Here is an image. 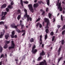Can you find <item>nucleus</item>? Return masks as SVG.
Instances as JSON below:
<instances>
[{"label": "nucleus", "instance_id": "e2e57ef3", "mask_svg": "<svg viewBox=\"0 0 65 65\" xmlns=\"http://www.w3.org/2000/svg\"><path fill=\"white\" fill-rule=\"evenodd\" d=\"M5 28H6V29H7L8 28V26H5Z\"/></svg>", "mask_w": 65, "mask_h": 65}, {"label": "nucleus", "instance_id": "4be33fe9", "mask_svg": "<svg viewBox=\"0 0 65 65\" xmlns=\"http://www.w3.org/2000/svg\"><path fill=\"white\" fill-rule=\"evenodd\" d=\"M21 17V15H19L17 17V19L18 20H19Z\"/></svg>", "mask_w": 65, "mask_h": 65}, {"label": "nucleus", "instance_id": "338daca9", "mask_svg": "<svg viewBox=\"0 0 65 65\" xmlns=\"http://www.w3.org/2000/svg\"><path fill=\"white\" fill-rule=\"evenodd\" d=\"M2 65V62L1 61L0 62V65Z\"/></svg>", "mask_w": 65, "mask_h": 65}, {"label": "nucleus", "instance_id": "9b49d317", "mask_svg": "<svg viewBox=\"0 0 65 65\" xmlns=\"http://www.w3.org/2000/svg\"><path fill=\"white\" fill-rule=\"evenodd\" d=\"M7 5L6 4H4L2 6L1 8L2 9L3 8H5L6 7Z\"/></svg>", "mask_w": 65, "mask_h": 65}, {"label": "nucleus", "instance_id": "f257e3e1", "mask_svg": "<svg viewBox=\"0 0 65 65\" xmlns=\"http://www.w3.org/2000/svg\"><path fill=\"white\" fill-rule=\"evenodd\" d=\"M24 11L25 13V14H24V18L26 19L27 18V20L28 22L29 20L30 21H32V18H30L29 16L27 15V10L25 9L24 10Z\"/></svg>", "mask_w": 65, "mask_h": 65}, {"label": "nucleus", "instance_id": "de8ad7c7", "mask_svg": "<svg viewBox=\"0 0 65 65\" xmlns=\"http://www.w3.org/2000/svg\"><path fill=\"white\" fill-rule=\"evenodd\" d=\"M18 12V13H20L21 12V10H17Z\"/></svg>", "mask_w": 65, "mask_h": 65}, {"label": "nucleus", "instance_id": "7ed1b4c3", "mask_svg": "<svg viewBox=\"0 0 65 65\" xmlns=\"http://www.w3.org/2000/svg\"><path fill=\"white\" fill-rule=\"evenodd\" d=\"M59 1H60V0H58V2H57V6H58V8H59L60 11H61L62 10V7H61V3L60 2V3H59Z\"/></svg>", "mask_w": 65, "mask_h": 65}, {"label": "nucleus", "instance_id": "412c9836", "mask_svg": "<svg viewBox=\"0 0 65 65\" xmlns=\"http://www.w3.org/2000/svg\"><path fill=\"white\" fill-rule=\"evenodd\" d=\"M46 2L47 5L48 6H49V5H50V1L49 0H46Z\"/></svg>", "mask_w": 65, "mask_h": 65}, {"label": "nucleus", "instance_id": "603ef678", "mask_svg": "<svg viewBox=\"0 0 65 65\" xmlns=\"http://www.w3.org/2000/svg\"><path fill=\"white\" fill-rule=\"evenodd\" d=\"M14 38H17V37H18L17 36V35H15L14 36Z\"/></svg>", "mask_w": 65, "mask_h": 65}, {"label": "nucleus", "instance_id": "c85d7f7f", "mask_svg": "<svg viewBox=\"0 0 65 65\" xmlns=\"http://www.w3.org/2000/svg\"><path fill=\"white\" fill-rule=\"evenodd\" d=\"M4 22L3 21H1L0 22V25L4 24Z\"/></svg>", "mask_w": 65, "mask_h": 65}, {"label": "nucleus", "instance_id": "4468645a", "mask_svg": "<svg viewBox=\"0 0 65 65\" xmlns=\"http://www.w3.org/2000/svg\"><path fill=\"white\" fill-rule=\"evenodd\" d=\"M38 6V4H35L33 5V7L35 8H37Z\"/></svg>", "mask_w": 65, "mask_h": 65}, {"label": "nucleus", "instance_id": "f3484780", "mask_svg": "<svg viewBox=\"0 0 65 65\" xmlns=\"http://www.w3.org/2000/svg\"><path fill=\"white\" fill-rule=\"evenodd\" d=\"M29 41L31 42H34V39L33 38H31L30 40Z\"/></svg>", "mask_w": 65, "mask_h": 65}, {"label": "nucleus", "instance_id": "72a5a7b5", "mask_svg": "<svg viewBox=\"0 0 65 65\" xmlns=\"http://www.w3.org/2000/svg\"><path fill=\"white\" fill-rule=\"evenodd\" d=\"M5 42H6V43H7V44H8V43H9L10 42L9 41H6Z\"/></svg>", "mask_w": 65, "mask_h": 65}, {"label": "nucleus", "instance_id": "4c0bfd02", "mask_svg": "<svg viewBox=\"0 0 65 65\" xmlns=\"http://www.w3.org/2000/svg\"><path fill=\"white\" fill-rule=\"evenodd\" d=\"M14 34H15L14 31H13L12 32V35H14Z\"/></svg>", "mask_w": 65, "mask_h": 65}, {"label": "nucleus", "instance_id": "5fc2aeb1", "mask_svg": "<svg viewBox=\"0 0 65 65\" xmlns=\"http://www.w3.org/2000/svg\"><path fill=\"white\" fill-rule=\"evenodd\" d=\"M65 30H63V31L62 32V35H64V33L65 32Z\"/></svg>", "mask_w": 65, "mask_h": 65}, {"label": "nucleus", "instance_id": "aec40b11", "mask_svg": "<svg viewBox=\"0 0 65 65\" xmlns=\"http://www.w3.org/2000/svg\"><path fill=\"white\" fill-rule=\"evenodd\" d=\"M42 57H39L38 59L37 60L38 61H39L40 60H41L42 59Z\"/></svg>", "mask_w": 65, "mask_h": 65}, {"label": "nucleus", "instance_id": "7c9ffc66", "mask_svg": "<svg viewBox=\"0 0 65 65\" xmlns=\"http://www.w3.org/2000/svg\"><path fill=\"white\" fill-rule=\"evenodd\" d=\"M45 31L46 33H48L49 32V30L48 29H47Z\"/></svg>", "mask_w": 65, "mask_h": 65}, {"label": "nucleus", "instance_id": "774afa93", "mask_svg": "<svg viewBox=\"0 0 65 65\" xmlns=\"http://www.w3.org/2000/svg\"><path fill=\"white\" fill-rule=\"evenodd\" d=\"M63 14H64V13H65V11L64 10L63 11Z\"/></svg>", "mask_w": 65, "mask_h": 65}, {"label": "nucleus", "instance_id": "f8f14e48", "mask_svg": "<svg viewBox=\"0 0 65 65\" xmlns=\"http://www.w3.org/2000/svg\"><path fill=\"white\" fill-rule=\"evenodd\" d=\"M5 38L6 39H7L8 37H9V34H6L5 36Z\"/></svg>", "mask_w": 65, "mask_h": 65}, {"label": "nucleus", "instance_id": "423d86ee", "mask_svg": "<svg viewBox=\"0 0 65 65\" xmlns=\"http://www.w3.org/2000/svg\"><path fill=\"white\" fill-rule=\"evenodd\" d=\"M15 44L14 43V42L13 41H11V46L9 47V49H10L12 48H14Z\"/></svg>", "mask_w": 65, "mask_h": 65}, {"label": "nucleus", "instance_id": "a878e982", "mask_svg": "<svg viewBox=\"0 0 65 65\" xmlns=\"http://www.w3.org/2000/svg\"><path fill=\"white\" fill-rule=\"evenodd\" d=\"M5 55L4 54H2L1 55V57H0V58H2L3 57H4Z\"/></svg>", "mask_w": 65, "mask_h": 65}, {"label": "nucleus", "instance_id": "0e129e2a", "mask_svg": "<svg viewBox=\"0 0 65 65\" xmlns=\"http://www.w3.org/2000/svg\"><path fill=\"white\" fill-rule=\"evenodd\" d=\"M48 57L49 56H50V54L49 53H48Z\"/></svg>", "mask_w": 65, "mask_h": 65}, {"label": "nucleus", "instance_id": "a211bd4d", "mask_svg": "<svg viewBox=\"0 0 65 65\" xmlns=\"http://www.w3.org/2000/svg\"><path fill=\"white\" fill-rule=\"evenodd\" d=\"M3 50V48L0 45V52L2 53Z\"/></svg>", "mask_w": 65, "mask_h": 65}, {"label": "nucleus", "instance_id": "1a4fd4ad", "mask_svg": "<svg viewBox=\"0 0 65 65\" xmlns=\"http://www.w3.org/2000/svg\"><path fill=\"white\" fill-rule=\"evenodd\" d=\"M40 44H42V36L41 35L40 36Z\"/></svg>", "mask_w": 65, "mask_h": 65}, {"label": "nucleus", "instance_id": "a19ab883", "mask_svg": "<svg viewBox=\"0 0 65 65\" xmlns=\"http://www.w3.org/2000/svg\"><path fill=\"white\" fill-rule=\"evenodd\" d=\"M38 3L39 4H40L41 3H42V1H39L38 2Z\"/></svg>", "mask_w": 65, "mask_h": 65}, {"label": "nucleus", "instance_id": "c03bdc74", "mask_svg": "<svg viewBox=\"0 0 65 65\" xmlns=\"http://www.w3.org/2000/svg\"><path fill=\"white\" fill-rule=\"evenodd\" d=\"M48 11H49V8H47L46 9V12H47Z\"/></svg>", "mask_w": 65, "mask_h": 65}, {"label": "nucleus", "instance_id": "49530a36", "mask_svg": "<svg viewBox=\"0 0 65 65\" xmlns=\"http://www.w3.org/2000/svg\"><path fill=\"white\" fill-rule=\"evenodd\" d=\"M6 11L7 12H8L9 11V9H8V8H6Z\"/></svg>", "mask_w": 65, "mask_h": 65}, {"label": "nucleus", "instance_id": "09e8293b", "mask_svg": "<svg viewBox=\"0 0 65 65\" xmlns=\"http://www.w3.org/2000/svg\"><path fill=\"white\" fill-rule=\"evenodd\" d=\"M65 28V25H64L63 27L62 28H63V29L64 30V29Z\"/></svg>", "mask_w": 65, "mask_h": 65}, {"label": "nucleus", "instance_id": "f03ea898", "mask_svg": "<svg viewBox=\"0 0 65 65\" xmlns=\"http://www.w3.org/2000/svg\"><path fill=\"white\" fill-rule=\"evenodd\" d=\"M44 20L46 22H47V25L45 27V28L46 29H48L49 28L48 26L50 25V23L49 22L48 19L45 18Z\"/></svg>", "mask_w": 65, "mask_h": 65}, {"label": "nucleus", "instance_id": "6e6552de", "mask_svg": "<svg viewBox=\"0 0 65 65\" xmlns=\"http://www.w3.org/2000/svg\"><path fill=\"white\" fill-rule=\"evenodd\" d=\"M43 61H42L41 62H40V64L36 65H47V64L46 61L45 60H43Z\"/></svg>", "mask_w": 65, "mask_h": 65}, {"label": "nucleus", "instance_id": "69168bd1", "mask_svg": "<svg viewBox=\"0 0 65 65\" xmlns=\"http://www.w3.org/2000/svg\"><path fill=\"white\" fill-rule=\"evenodd\" d=\"M24 26V25H21V28L22 29V27H23Z\"/></svg>", "mask_w": 65, "mask_h": 65}, {"label": "nucleus", "instance_id": "79ce46f5", "mask_svg": "<svg viewBox=\"0 0 65 65\" xmlns=\"http://www.w3.org/2000/svg\"><path fill=\"white\" fill-rule=\"evenodd\" d=\"M61 20L62 21H63V17L62 16V15H61Z\"/></svg>", "mask_w": 65, "mask_h": 65}, {"label": "nucleus", "instance_id": "b1692460", "mask_svg": "<svg viewBox=\"0 0 65 65\" xmlns=\"http://www.w3.org/2000/svg\"><path fill=\"white\" fill-rule=\"evenodd\" d=\"M16 31H17L18 32V33H21V31L20 30L18 29L17 28L16 29Z\"/></svg>", "mask_w": 65, "mask_h": 65}, {"label": "nucleus", "instance_id": "37998d69", "mask_svg": "<svg viewBox=\"0 0 65 65\" xmlns=\"http://www.w3.org/2000/svg\"><path fill=\"white\" fill-rule=\"evenodd\" d=\"M40 18H39L37 19V20L36 21L38 22V21H40Z\"/></svg>", "mask_w": 65, "mask_h": 65}, {"label": "nucleus", "instance_id": "13d9d810", "mask_svg": "<svg viewBox=\"0 0 65 65\" xmlns=\"http://www.w3.org/2000/svg\"><path fill=\"white\" fill-rule=\"evenodd\" d=\"M31 44H29V47H31Z\"/></svg>", "mask_w": 65, "mask_h": 65}, {"label": "nucleus", "instance_id": "8fccbe9b", "mask_svg": "<svg viewBox=\"0 0 65 65\" xmlns=\"http://www.w3.org/2000/svg\"><path fill=\"white\" fill-rule=\"evenodd\" d=\"M40 24L39 23H38L37 25H36V26H37V27Z\"/></svg>", "mask_w": 65, "mask_h": 65}, {"label": "nucleus", "instance_id": "cd10ccee", "mask_svg": "<svg viewBox=\"0 0 65 65\" xmlns=\"http://www.w3.org/2000/svg\"><path fill=\"white\" fill-rule=\"evenodd\" d=\"M47 35H45V40H46V39H47Z\"/></svg>", "mask_w": 65, "mask_h": 65}, {"label": "nucleus", "instance_id": "20e7f679", "mask_svg": "<svg viewBox=\"0 0 65 65\" xmlns=\"http://www.w3.org/2000/svg\"><path fill=\"white\" fill-rule=\"evenodd\" d=\"M28 7L30 11L33 12L34 10L33 8L32 5L31 4H30L28 5Z\"/></svg>", "mask_w": 65, "mask_h": 65}, {"label": "nucleus", "instance_id": "2f4dec72", "mask_svg": "<svg viewBox=\"0 0 65 65\" xmlns=\"http://www.w3.org/2000/svg\"><path fill=\"white\" fill-rule=\"evenodd\" d=\"M14 4V3L13 2V1H12V2H11V3H10V4L11 5H13Z\"/></svg>", "mask_w": 65, "mask_h": 65}, {"label": "nucleus", "instance_id": "2eb2a0df", "mask_svg": "<svg viewBox=\"0 0 65 65\" xmlns=\"http://www.w3.org/2000/svg\"><path fill=\"white\" fill-rule=\"evenodd\" d=\"M45 55V53L43 51H42V52L41 53H40V55L42 56H43Z\"/></svg>", "mask_w": 65, "mask_h": 65}, {"label": "nucleus", "instance_id": "bb28decb", "mask_svg": "<svg viewBox=\"0 0 65 65\" xmlns=\"http://www.w3.org/2000/svg\"><path fill=\"white\" fill-rule=\"evenodd\" d=\"M62 57H60V58L59 59H58V63H59V62H60V60H61L62 59Z\"/></svg>", "mask_w": 65, "mask_h": 65}, {"label": "nucleus", "instance_id": "6e6d98bb", "mask_svg": "<svg viewBox=\"0 0 65 65\" xmlns=\"http://www.w3.org/2000/svg\"><path fill=\"white\" fill-rule=\"evenodd\" d=\"M25 35V33L24 32L23 34H22V36H24Z\"/></svg>", "mask_w": 65, "mask_h": 65}, {"label": "nucleus", "instance_id": "052dcab7", "mask_svg": "<svg viewBox=\"0 0 65 65\" xmlns=\"http://www.w3.org/2000/svg\"><path fill=\"white\" fill-rule=\"evenodd\" d=\"M15 61L16 62H18V59H15Z\"/></svg>", "mask_w": 65, "mask_h": 65}, {"label": "nucleus", "instance_id": "ddd939ff", "mask_svg": "<svg viewBox=\"0 0 65 65\" xmlns=\"http://www.w3.org/2000/svg\"><path fill=\"white\" fill-rule=\"evenodd\" d=\"M61 48L60 47L58 51V55L59 56L60 54V52H61Z\"/></svg>", "mask_w": 65, "mask_h": 65}, {"label": "nucleus", "instance_id": "ea45409f", "mask_svg": "<svg viewBox=\"0 0 65 65\" xmlns=\"http://www.w3.org/2000/svg\"><path fill=\"white\" fill-rule=\"evenodd\" d=\"M39 25V27L40 28H41L42 27V25L40 23Z\"/></svg>", "mask_w": 65, "mask_h": 65}, {"label": "nucleus", "instance_id": "bf43d9fd", "mask_svg": "<svg viewBox=\"0 0 65 65\" xmlns=\"http://www.w3.org/2000/svg\"><path fill=\"white\" fill-rule=\"evenodd\" d=\"M44 46V44H43L42 45V47H43Z\"/></svg>", "mask_w": 65, "mask_h": 65}, {"label": "nucleus", "instance_id": "9d476101", "mask_svg": "<svg viewBox=\"0 0 65 65\" xmlns=\"http://www.w3.org/2000/svg\"><path fill=\"white\" fill-rule=\"evenodd\" d=\"M3 32H1V34H1L0 35V38H2L3 36L4 35V33H5V31L4 30H3Z\"/></svg>", "mask_w": 65, "mask_h": 65}, {"label": "nucleus", "instance_id": "c756f323", "mask_svg": "<svg viewBox=\"0 0 65 65\" xmlns=\"http://www.w3.org/2000/svg\"><path fill=\"white\" fill-rule=\"evenodd\" d=\"M51 15H52V14L50 13H48V16H49V18H51Z\"/></svg>", "mask_w": 65, "mask_h": 65}, {"label": "nucleus", "instance_id": "680f3d73", "mask_svg": "<svg viewBox=\"0 0 65 65\" xmlns=\"http://www.w3.org/2000/svg\"><path fill=\"white\" fill-rule=\"evenodd\" d=\"M37 0H35V1H34V2L35 3H36L37 2Z\"/></svg>", "mask_w": 65, "mask_h": 65}, {"label": "nucleus", "instance_id": "e433bc0d", "mask_svg": "<svg viewBox=\"0 0 65 65\" xmlns=\"http://www.w3.org/2000/svg\"><path fill=\"white\" fill-rule=\"evenodd\" d=\"M55 39V36H53L52 38V41H54V39Z\"/></svg>", "mask_w": 65, "mask_h": 65}, {"label": "nucleus", "instance_id": "58836bf2", "mask_svg": "<svg viewBox=\"0 0 65 65\" xmlns=\"http://www.w3.org/2000/svg\"><path fill=\"white\" fill-rule=\"evenodd\" d=\"M64 40H62L61 41V43L62 44H64Z\"/></svg>", "mask_w": 65, "mask_h": 65}, {"label": "nucleus", "instance_id": "39448f33", "mask_svg": "<svg viewBox=\"0 0 65 65\" xmlns=\"http://www.w3.org/2000/svg\"><path fill=\"white\" fill-rule=\"evenodd\" d=\"M7 14V12H2V15H4V16L2 17L1 18V20H4L6 19V17H5V15Z\"/></svg>", "mask_w": 65, "mask_h": 65}, {"label": "nucleus", "instance_id": "6ab92c4d", "mask_svg": "<svg viewBox=\"0 0 65 65\" xmlns=\"http://www.w3.org/2000/svg\"><path fill=\"white\" fill-rule=\"evenodd\" d=\"M8 8H9L11 9L13 8V7H12V6H11L10 5H9L8 6Z\"/></svg>", "mask_w": 65, "mask_h": 65}, {"label": "nucleus", "instance_id": "c9c22d12", "mask_svg": "<svg viewBox=\"0 0 65 65\" xmlns=\"http://www.w3.org/2000/svg\"><path fill=\"white\" fill-rule=\"evenodd\" d=\"M23 3H24L26 4H27L28 3V2L27 1H26V2L24 1Z\"/></svg>", "mask_w": 65, "mask_h": 65}, {"label": "nucleus", "instance_id": "3c124183", "mask_svg": "<svg viewBox=\"0 0 65 65\" xmlns=\"http://www.w3.org/2000/svg\"><path fill=\"white\" fill-rule=\"evenodd\" d=\"M57 26L58 28H60V27H61L60 25H57Z\"/></svg>", "mask_w": 65, "mask_h": 65}, {"label": "nucleus", "instance_id": "dca6fc26", "mask_svg": "<svg viewBox=\"0 0 65 65\" xmlns=\"http://www.w3.org/2000/svg\"><path fill=\"white\" fill-rule=\"evenodd\" d=\"M15 25V24H13L11 25L10 27L11 28H14Z\"/></svg>", "mask_w": 65, "mask_h": 65}, {"label": "nucleus", "instance_id": "f704fd0d", "mask_svg": "<svg viewBox=\"0 0 65 65\" xmlns=\"http://www.w3.org/2000/svg\"><path fill=\"white\" fill-rule=\"evenodd\" d=\"M10 36L12 38H14V36L13 35H10Z\"/></svg>", "mask_w": 65, "mask_h": 65}, {"label": "nucleus", "instance_id": "4d7b16f0", "mask_svg": "<svg viewBox=\"0 0 65 65\" xmlns=\"http://www.w3.org/2000/svg\"><path fill=\"white\" fill-rule=\"evenodd\" d=\"M25 31V30H21V32L22 33H23V32H24Z\"/></svg>", "mask_w": 65, "mask_h": 65}, {"label": "nucleus", "instance_id": "393cba45", "mask_svg": "<svg viewBox=\"0 0 65 65\" xmlns=\"http://www.w3.org/2000/svg\"><path fill=\"white\" fill-rule=\"evenodd\" d=\"M20 3L21 5L22 6H23V2L22 1V0H20Z\"/></svg>", "mask_w": 65, "mask_h": 65}, {"label": "nucleus", "instance_id": "864d4df0", "mask_svg": "<svg viewBox=\"0 0 65 65\" xmlns=\"http://www.w3.org/2000/svg\"><path fill=\"white\" fill-rule=\"evenodd\" d=\"M14 27L15 28H17V26H15V25L14 26Z\"/></svg>", "mask_w": 65, "mask_h": 65}, {"label": "nucleus", "instance_id": "473e14b6", "mask_svg": "<svg viewBox=\"0 0 65 65\" xmlns=\"http://www.w3.org/2000/svg\"><path fill=\"white\" fill-rule=\"evenodd\" d=\"M50 35H51V36H53V35H54V32H53L52 31L50 33Z\"/></svg>", "mask_w": 65, "mask_h": 65}, {"label": "nucleus", "instance_id": "0eeeda50", "mask_svg": "<svg viewBox=\"0 0 65 65\" xmlns=\"http://www.w3.org/2000/svg\"><path fill=\"white\" fill-rule=\"evenodd\" d=\"M36 48V46L35 45H34L32 47V52L34 54L37 52V50L36 49H34Z\"/></svg>", "mask_w": 65, "mask_h": 65}, {"label": "nucleus", "instance_id": "5701e85b", "mask_svg": "<svg viewBox=\"0 0 65 65\" xmlns=\"http://www.w3.org/2000/svg\"><path fill=\"white\" fill-rule=\"evenodd\" d=\"M7 47H8L7 45V44H6L4 47V48L5 49H6L7 48Z\"/></svg>", "mask_w": 65, "mask_h": 65}, {"label": "nucleus", "instance_id": "a18cd8bd", "mask_svg": "<svg viewBox=\"0 0 65 65\" xmlns=\"http://www.w3.org/2000/svg\"><path fill=\"white\" fill-rule=\"evenodd\" d=\"M42 15H44L45 13L44 11H42Z\"/></svg>", "mask_w": 65, "mask_h": 65}]
</instances>
